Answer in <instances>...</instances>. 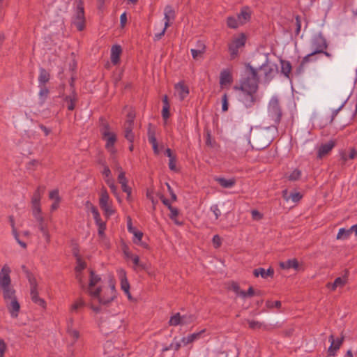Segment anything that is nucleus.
Masks as SVG:
<instances>
[{"label":"nucleus","mask_w":357,"mask_h":357,"mask_svg":"<svg viewBox=\"0 0 357 357\" xmlns=\"http://www.w3.org/2000/svg\"><path fill=\"white\" fill-rule=\"evenodd\" d=\"M39 229H40V232L42 233L43 238L47 241V243H50V234L49 233L47 227L45 224H43V221L40 222Z\"/></svg>","instance_id":"obj_41"},{"label":"nucleus","mask_w":357,"mask_h":357,"mask_svg":"<svg viewBox=\"0 0 357 357\" xmlns=\"http://www.w3.org/2000/svg\"><path fill=\"white\" fill-rule=\"evenodd\" d=\"M10 268L5 264L0 271V291L6 306L12 318H17L20 311V304L16 296V291L11 284Z\"/></svg>","instance_id":"obj_2"},{"label":"nucleus","mask_w":357,"mask_h":357,"mask_svg":"<svg viewBox=\"0 0 357 357\" xmlns=\"http://www.w3.org/2000/svg\"><path fill=\"white\" fill-rule=\"evenodd\" d=\"M249 327L252 329H259L262 326V324L258 321L255 320H249L248 321Z\"/></svg>","instance_id":"obj_55"},{"label":"nucleus","mask_w":357,"mask_h":357,"mask_svg":"<svg viewBox=\"0 0 357 357\" xmlns=\"http://www.w3.org/2000/svg\"><path fill=\"white\" fill-rule=\"evenodd\" d=\"M302 172L298 168H295L286 173L285 178L289 181H296L301 178Z\"/></svg>","instance_id":"obj_29"},{"label":"nucleus","mask_w":357,"mask_h":357,"mask_svg":"<svg viewBox=\"0 0 357 357\" xmlns=\"http://www.w3.org/2000/svg\"><path fill=\"white\" fill-rule=\"evenodd\" d=\"M252 218L255 220H260L263 218V215L257 210L251 211Z\"/></svg>","instance_id":"obj_58"},{"label":"nucleus","mask_w":357,"mask_h":357,"mask_svg":"<svg viewBox=\"0 0 357 357\" xmlns=\"http://www.w3.org/2000/svg\"><path fill=\"white\" fill-rule=\"evenodd\" d=\"M85 208L87 213H91L92 214L94 220L100 217L97 208L90 202L88 201L86 202Z\"/></svg>","instance_id":"obj_35"},{"label":"nucleus","mask_w":357,"mask_h":357,"mask_svg":"<svg viewBox=\"0 0 357 357\" xmlns=\"http://www.w3.org/2000/svg\"><path fill=\"white\" fill-rule=\"evenodd\" d=\"M75 8L72 17V23L77 30L82 31L85 28V16L84 3L82 0L75 1Z\"/></svg>","instance_id":"obj_6"},{"label":"nucleus","mask_w":357,"mask_h":357,"mask_svg":"<svg viewBox=\"0 0 357 357\" xmlns=\"http://www.w3.org/2000/svg\"><path fill=\"white\" fill-rule=\"evenodd\" d=\"M49 197L54 202H60L61 198L59 196V190L57 189L53 190L50 192Z\"/></svg>","instance_id":"obj_52"},{"label":"nucleus","mask_w":357,"mask_h":357,"mask_svg":"<svg viewBox=\"0 0 357 357\" xmlns=\"http://www.w3.org/2000/svg\"><path fill=\"white\" fill-rule=\"evenodd\" d=\"M238 22L241 25L248 22L251 17V10L248 7H244L237 15Z\"/></svg>","instance_id":"obj_23"},{"label":"nucleus","mask_w":357,"mask_h":357,"mask_svg":"<svg viewBox=\"0 0 357 357\" xmlns=\"http://www.w3.org/2000/svg\"><path fill=\"white\" fill-rule=\"evenodd\" d=\"M50 75L45 69H40V74L38 76V84L39 86H45L47 82L50 80Z\"/></svg>","instance_id":"obj_32"},{"label":"nucleus","mask_w":357,"mask_h":357,"mask_svg":"<svg viewBox=\"0 0 357 357\" xmlns=\"http://www.w3.org/2000/svg\"><path fill=\"white\" fill-rule=\"evenodd\" d=\"M104 353L107 357H121L122 355L121 351L114 348L113 344L110 342L105 343L104 346Z\"/></svg>","instance_id":"obj_18"},{"label":"nucleus","mask_w":357,"mask_h":357,"mask_svg":"<svg viewBox=\"0 0 357 357\" xmlns=\"http://www.w3.org/2000/svg\"><path fill=\"white\" fill-rule=\"evenodd\" d=\"M280 267L286 270L290 268L296 270L298 268V262L296 259H288L286 261L280 262Z\"/></svg>","instance_id":"obj_30"},{"label":"nucleus","mask_w":357,"mask_h":357,"mask_svg":"<svg viewBox=\"0 0 357 357\" xmlns=\"http://www.w3.org/2000/svg\"><path fill=\"white\" fill-rule=\"evenodd\" d=\"M356 155H357L356 151L354 149H351L350 150V152H349L348 156L344 155L342 157V158L344 160H347L348 159L352 160L356 158Z\"/></svg>","instance_id":"obj_60"},{"label":"nucleus","mask_w":357,"mask_h":357,"mask_svg":"<svg viewBox=\"0 0 357 357\" xmlns=\"http://www.w3.org/2000/svg\"><path fill=\"white\" fill-rule=\"evenodd\" d=\"M205 52L206 45L205 43L202 40H198L195 44V48H192L190 50L192 56L194 59H199L202 58Z\"/></svg>","instance_id":"obj_16"},{"label":"nucleus","mask_w":357,"mask_h":357,"mask_svg":"<svg viewBox=\"0 0 357 357\" xmlns=\"http://www.w3.org/2000/svg\"><path fill=\"white\" fill-rule=\"evenodd\" d=\"M334 146L335 142L333 140H331L327 143L321 144L318 151L319 157L322 158L324 155L328 153Z\"/></svg>","instance_id":"obj_25"},{"label":"nucleus","mask_w":357,"mask_h":357,"mask_svg":"<svg viewBox=\"0 0 357 357\" xmlns=\"http://www.w3.org/2000/svg\"><path fill=\"white\" fill-rule=\"evenodd\" d=\"M258 79L250 74L245 68V74L239 80V84L234 86L238 93V99L246 108L252 107L258 100Z\"/></svg>","instance_id":"obj_3"},{"label":"nucleus","mask_w":357,"mask_h":357,"mask_svg":"<svg viewBox=\"0 0 357 357\" xmlns=\"http://www.w3.org/2000/svg\"><path fill=\"white\" fill-rule=\"evenodd\" d=\"M101 134L103 139L105 141V148L112 154L115 155L116 149L114 144L116 141V135L114 132L110 131L109 126L104 124L101 129Z\"/></svg>","instance_id":"obj_8"},{"label":"nucleus","mask_w":357,"mask_h":357,"mask_svg":"<svg viewBox=\"0 0 357 357\" xmlns=\"http://www.w3.org/2000/svg\"><path fill=\"white\" fill-rule=\"evenodd\" d=\"M351 235V230L340 228L337 234V239H346Z\"/></svg>","instance_id":"obj_46"},{"label":"nucleus","mask_w":357,"mask_h":357,"mask_svg":"<svg viewBox=\"0 0 357 357\" xmlns=\"http://www.w3.org/2000/svg\"><path fill=\"white\" fill-rule=\"evenodd\" d=\"M212 241H213V246L215 248H219L221 245L222 239H221V238L218 235H215L213 237Z\"/></svg>","instance_id":"obj_57"},{"label":"nucleus","mask_w":357,"mask_h":357,"mask_svg":"<svg viewBox=\"0 0 357 357\" xmlns=\"http://www.w3.org/2000/svg\"><path fill=\"white\" fill-rule=\"evenodd\" d=\"M247 70H250V74L255 77L258 82L264 84H268L277 74V66L271 63L267 56H264V61L259 68L252 66L250 63L245 65Z\"/></svg>","instance_id":"obj_4"},{"label":"nucleus","mask_w":357,"mask_h":357,"mask_svg":"<svg viewBox=\"0 0 357 357\" xmlns=\"http://www.w3.org/2000/svg\"><path fill=\"white\" fill-rule=\"evenodd\" d=\"M169 326H181V314L179 312L175 313L170 317L168 322Z\"/></svg>","instance_id":"obj_39"},{"label":"nucleus","mask_w":357,"mask_h":357,"mask_svg":"<svg viewBox=\"0 0 357 357\" xmlns=\"http://www.w3.org/2000/svg\"><path fill=\"white\" fill-rule=\"evenodd\" d=\"M114 169L116 171L119 172L118 175V181L119 183H124L126 181H128L127 178L126 177V172L120 165V164L118 162H116L114 160Z\"/></svg>","instance_id":"obj_33"},{"label":"nucleus","mask_w":357,"mask_h":357,"mask_svg":"<svg viewBox=\"0 0 357 357\" xmlns=\"http://www.w3.org/2000/svg\"><path fill=\"white\" fill-rule=\"evenodd\" d=\"M125 128V137L128 141L130 143H132L135 139L134 133L132 132V126H131V123L129 122L128 125H124Z\"/></svg>","instance_id":"obj_38"},{"label":"nucleus","mask_w":357,"mask_h":357,"mask_svg":"<svg viewBox=\"0 0 357 357\" xmlns=\"http://www.w3.org/2000/svg\"><path fill=\"white\" fill-rule=\"evenodd\" d=\"M211 210L213 211L215 219H218L219 217L221 215V211L219 209L218 205H213L211 207Z\"/></svg>","instance_id":"obj_61"},{"label":"nucleus","mask_w":357,"mask_h":357,"mask_svg":"<svg viewBox=\"0 0 357 357\" xmlns=\"http://www.w3.org/2000/svg\"><path fill=\"white\" fill-rule=\"evenodd\" d=\"M73 319H69L67 322V333L68 335L73 339V342H76L79 337L78 331L73 328Z\"/></svg>","instance_id":"obj_26"},{"label":"nucleus","mask_w":357,"mask_h":357,"mask_svg":"<svg viewBox=\"0 0 357 357\" xmlns=\"http://www.w3.org/2000/svg\"><path fill=\"white\" fill-rule=\"evenodd\" d=\"M254 294V289L251 287L248 289V291H241L240 292V295L243 298H245L247 296H252Z\"/></svg>","instance_id":"obj_62"},{"label":"nucleus","mask_w":357,"mask_h":357,"mask_svg":"<svg viewBox=\"0 0 357 357\" xmlns=\"http://www.w3.org/2000/svg\"><path fill=\"white\" fill-rule=\"evenodd\" d=\"M348 282V277L345 274L342 277L337 278L335 281L333 282V287L335 286L336 287V289H342L347 283Z\"/></svg>","instance_id":"obj_37"},{"label":"nucleus","mask_w":357,"mask_h":357,"mask_svg":"<svg viewBox=\"0 0 357 357\" xmlns=\"http://www.w3.org/2000/svg\"><path fill=\"white\" fill-rule=\"evenodd\" d=\"M268 116L276 123L278 124L282 117V111L279 104V100L277 96H273L268 106Z\"/></svg>","instance_id":"obj_10"},{"label":"nucleus","mask_w":357,"mask_h":357,"mask_svg":"<svg viewBox=\"0 0 357 357\" xmlns=\"http://www.w3.org/2000/svg\"><path fill=\"white\" fill-rule=\"evenodd\" d=\"M99 204L106 216L110 217L114 214L115 210L114 209L112 202L110 200L109 196L105 189H102L100 192Z\"/></svg>","instance_id":"obj_12"},{"label":"nucleus","mask_w":357,"mask_h":357,"mask_svg":"<svg viewBox=\"0 0 357 357\" xmlns=\"http://www.w3.org/2000/svg\"><path fill=\"white\" fill-rule=\"evenodd\" d=\"M204 332L205 329H203L199 332L190 334L185 337H183L181 338V342L183 343V345L186 346L199 340Z\"/></svg>","instance_id":"obj_20"},{"label":"nucleus","mask_w":357,"mask_h":357,"mask_svg":"<svg viewBox=\"0 0 357 357\" xmlns=\"http://www.w3.org/2000/svg\"><path fill=\"white\" fill-rule=\"evenodd\" d=\"M39 87L40 88L39 91V97L40 100L43 102L46 99L49 93V90L45 86H41Z\"/></svg>","instance_id":"obj_51"},{"label":"nucleus","mask_w":357,"mask_h":357,"mask_svg":"<svg viewBox=\"0 0 357 357\" xmlns=\"http://www.w3.org/2000/svg\"><path fill=\"white\" fill-rule=\"evenodd\" d=\"M121 52L122 50L120 45H115L112 47L110 58L113 64L116 65L119 63Z\"/></svg>","instance_id":"obj_24"},{"label":"nucleus","mask_w":357,"mask_h":357,"mask_svg":"<svg viewBox=\"0 0 357 357\" xmlns=\"http://www.w3.org/2000/svg\"><path fill=\"white\" fill-rule=\"evenodd\" d=\"M28 280L29 282L30 296L32 301L43 308H45L46 303L45 300L40 298L38 296V287L36 278L33 276L29 275Z\"/></svg>","instance_id":"obj_11"},{"label":"nucleus","mask_w":357,"mask_h":357,"mask_svg":"<svg viewBox=\"0 0 357 357\" xmlns=\"http://www.w3.org/2000/svg\"><path fill=\"white\" fill-rule=\"evenodd\" d=\"M254 275L255 277L261 276L262 278H267L268 277H273L274 271L272 268L265 270L263 268H259L254 270Z\"/></svg>","instance_id":"obj_27"},{"label":"nucleus","mask_w":357,"mask_h":357,"mask_svg":"<svg viewBox=\"0 0 357 357\" xmlns=\"http://www.w3.org/2000/svg\"><path fill=\"white\" fill-rule=\"evenodd\" d=\"M106 183L109 185V187L110 188L112 192L114 194V195L116 197H118L117 187L114 184V180L113 179L106 180Z\"/></svg>","instance_id":"obj_54"},{"label":"nucleus","mask_w":357,"mask_h":357,"mask_svg":"<svg viewBox=\"0 0 357 357\" xmlns=\"http://www.w3.org/2000/svg\"><path fill=\"white\" fill-rule=\"evenodd\" d=\"M85 263L78 259L75 268L76 278L82 287L91 296L90 308L98 313L101 311V307L96 305L95 303L98 302L100 305H109L116 296L115 286L112 282L109 285H104L100 276L92 271L89 272L88 278H84L82 271L85 268Z\"/></svg>","instance_id":"obj_1"},{"label":"nucleus","mask_w":357,"mask_h":357,"mask_svg":"<svg viewBox=\"0 0 357 357\" xmlns=\"http://www.w3.org/2000/svg\"><path fill=\"white\" fill-rule=\"evenodd\" d=\"M99 327L105 334H109L114 331L123 333L126 328V324L123 319L120 316H111L102 321Z\"/></svg>","instance_id":"obj_5"},{"label":"nucleus","mask_w":357,"mask_h":357,"mask_svg":"<svg viewBox=\"0 0 357 357\" xmlns=\"http://www.w3.org/2000/svg\"><path fill=\"white\" fill-rule=\"evenodd\" d=\"M32 213L37 221H43V218L41 215L40 205H32Z\"/></svg>","instance_id":"obj_42"},{"label":"nucleus","mask_w":357,"mask_h":357,"mask_svg":"<svg viewBox=\"0 0 357 357\" xmlns=\"http://www.w3.org/2000/svg\"><path fill=\"white\" fill-rule=\"evenodd\" d=\"M329 342H331V345L328 348V352L330 356H335L336 354L337 351L341 347L343 342V337H337L336 339L334 338L333 335L329 336Z\"/></svg>","instance_id":"obj_15"},{"label":"nucleus","mask_w":357,"mask_h":357,"mask_svg":"<svg viewBox=\"0 0 357 357\" xmlns=\"http://www.w3.org/2000/svg\"><path fill=\"white\" fill-rule=\"evenodd\" d=\"M309 47L312 54H321L328 48V43L326 38L321 33H316L311 38Z\"/></svg>","instance_id":"obj_7"},{"label":"nucleus","mask_w":357,"mask_h":357,"mask_svg":"<svg viewBox=\"0 0 357 357\" xmlns=\"http://www.w3.org/2000/svg\"><path fill=\"white\" fill-rule=\"evenodd\" d=\"M94 220L98 227V238H102V240H105V236H106L105 234V231L106 229L105 222L101 220L100 217L98 218L97 219H95Z\"/></svg>","instance_id":"obj_28"},{"label":"nucleus","mask_w":357,"mask_h":357,"mask_svg":"<svg viewBox=\"0 0 357 357\" xmlns=\"http://www.w3.org/2000/svg\"><path fill=\"white\" fill-rule=\"evenodd\" d=\"M233 82V77L231 70L224 69L220 75V84L222 87L230 85Z\"/></svg>","instance_id":"obj_17"},{"label":"nucleus","mask_w":357,"mask_h":357,"mask_svg":"<svg viewBox=\"0 0 357 357\" xmlns=\"http://www.w3.org/2000/svg\"><path fill=\"white\" fill-rule=\"evenodd\" d=\"M66 100L68 102V109L71 111L75 109V102L76 100L75 94L73 93L72 96L66 97Z\"/></svg>","instance_id":"obj_49"},{"label":"nucleus","mask_w":357,"mask_h":357,"mask_svg":"<svg viewBox=\"0 0 357 357\" xmlns=\"http://www.w3.org/2000/svg\"><path fill=\"white\" fill-rule=\"evenodd\" d=\"M40 198H41V192H40V190L38 188L33 195V197L31 199L32 205H40Z\"/></svg>","instance_id":"obj_48"},{"label":"nucleus","mask_w":357,"mask_h":357,"mask_svg":"<svg viewBox=\"0 0 357 357\" xmlns=\"http://www.w3.org/2000/svg\"><path fill=\"white\" fill-rule=\"evenodd\" d=\"M102 174L105 177V181L109 179H113L111 176V171L107 166H105L102 171Z\"/></svg>","instance_id":"obj_63"},{"label":"nucleus","mask_w":357,"mask_h":357,"mask_svg":"<svg viewBox=\"0 0 357 357\" xmlns=\"http://www.w3.org/2000/svg\"><path fill=\"white\" fill-rule=\"evenodd\" d=\"M9 220H10L11 227H12V234H13L15 239L16 240V241L19 243V245L22 248H26V244L24 242L20 240L19 234L17 233V229L15 227V222H14L13 218L10 217Z\"/></svg>","instance_id":"obj_34"},{"label":"nucleus","mask_w":357,"mask_h":357,"mask_svg":"<svg viewBox=\"0 0 357 357\" xmlns=\"http://www.w3.org/2000/svg\"><path fill=\"white\" fill-rule=\"evenodd\" d=\"M195 321V317L192 314H185L181 315V326H187Z\"/></svg>","instance_id":"obj_45"},{"label":"nucleus","mask_w":357,"mask_h":357,"mask_svg":"<svg viewBox=\"0 0 357 357\" xmlns=\"http://www.w3.org/2000/svg\"><path fill=\"white\" fill-rule=\"evenodd\" d=\"M176 93L181 100H184L189 94L188 87L183 82H179L175 86Z\"/></svg>","instance_id":"obj_21"},{"label":"nucleus","mask_w":357,"mask_h":357,"mask_svg":"<svg viewBox=\"0 0 357 357\" xmlns=\"http://www.w3.org/2000/svg\"><path fill=\"white\" fill-rule=\"evenodd\" d=\"M162 116L165 120H167L169 117V107L163 106Z\"/></svg>","instance_id":"obj_64"},{"label":"nucleus","mask_w":357,"mask_h":357,"mask_svg":"<svg viewBox=\"0 0 357 357\" xmlns=\"http://www.w3.org/2000/svg\"><path fill=\"white\" fill-rule=\"evenodd\" d=\"M130 234L133 235L132 242L144 248L148 249L149 245L142 241L143 233L137 229H134V231H131Z\"/></svg>","instance_id":"obj_19"},{"label":"nucleus","mask_w":357,"mask_h":357,"mask_svg":"<svg viewBox=\"0 0 357 357\" xmlns=\"http://www.w3.org/2000/svg\"><path fill=\"white\" fill-rule=\"evenodd\" d=\"M215 181L222 188H231L236 183V180L234 178H231L227 179V178H222V177H217V178H215Z\"/></svg>","instance_id":"obj_31"},{"label":"nucleus","mask_w":357,"mask_h":357,"mask_svg":"<svg viewBox=\"0 0 357 357\" xmlns=\"http://www.w3.org/2000/svg\"><path fill=\"white\" fill-rule=\"evenodd\" d=\"M222 110L223 112L228 110V98L226 93H225L222 97Z\"/></svg>","instance_id":"obj_56"},{"label":"nucleus","mask_w":357,"mask_h":357,"mask_svg":"<svg viewBox=\"0 0 357 357\" xmlns=\"http://www.w3.org/2000/svg\"><path fill=\"white\" fill-rule=\"evenodd\" d=\"M227 26L232 29H236L241 26L238 17L230 16L228 17L227 20Z\"/></svg>","instance_id":"obj_43"},{"label":"nucleus","mask_w":357,"mask_h":357,"mask_svg":"<svg viewBox=\"0 0 357 357\" xmlns=\"http://www.w3.org/2000/svg\"><path fill=\"white\" fill-rule=\"evenodd\" d=\"M118 277L121 281V288L128 296L129 300L132 299V296L130 293V284L128 281L126 272L124 269L120 268L117 271Z\"/></svg>","instance_id":"obj_14"},{"label":"nucleus","mask_w":357,"mask_h":357,"mask_svg":"<svg viewBox=\"0 0 357 357\" xmlns=\"http://www.w3.org/2000/svg\"><path fill=\"white\" fill-rule=\"evenodd\" d=\"M169 209L170 211V215L169 217L172 220L175 219L177 218L178 215V211L177 208L172 207V206H169Z\"/></svg>","instance_id":"obj_59"},{"label":"nucleus","mask_w":357,"mask_h":357,"mask_svg":"<svg viewBox=\"0 0 357 357\" xmlns=\"http://www.w3.org/2000/svg\"><path fill=\"white\" fill-rule=\"evenodd\" d=\"M245 42L246 36L244 33L234 36L229 44V52L231 59L238 56L239 50L245 46Z\"/></svg>","instance_id":"obj_9"},{"label":"nucleus","mask_w":357,"mask_h":357,"mask_svg":"<svg viewBox=\"0 0 357 357\" xmlns=\"http://www.w3.org/2000/svg\"><path fill=\"white\" fill-rule=\"evenodd\" d=\"M291 70V66L289 62L284 61L282 63V72L286 77H289Z\"/></svg>","instance_id":"obj_50"},{"label":"nucleus","mask_w":357,"mask_h":357,"mask_svg":"<svg viewBox=\"0 0 357 357\" xmlns=\"http://www.w3.org/2000/svg\"><path fill=\"white\" fill-rule=\"evenodd\" d=\"M128 181H126L124 183H120L121 186L122 190L126 193L127 195V200L128 202L131 201V193H132V189L128 185Z\"/></svg>","instance_id":"obj_47"},{"label":"nucleus","mask_w":357,"mask_h":357,"mask_svg":"<svg viewBox=\"0 0 357 357\" xmlns=\"http://www.w3.org/2000/svg\"><path fill=\"white\" fill-rule=\"evenodd\" d=\"M85 306V302L82 298H78L76 300L74 303L72 304L70 307L71 312H76L79 309L84 307Z\"/></svg>","instance_id":"obj_44"},{"label":"nucleus","mask_w":357,"mask_h":357,"mask_svg":"<svg viewBox=\"0 0 357 357\" xmlns=\"http://www.w3.org/2000/svg\"><path fill=\"white\" fill-rule=\"evenodd\" d=\"M319 54H312V52L305 55L301 61V65L305 66V64L311 62H315L318 60V56Z\"/></svg>","instance_id":"obj_40"},{"label":"nucleus","mask_w":357,"mask_h":357,"mask_svg":"<svg viewBox=\"0 0 357 357\" xmlns=\"http://www.w3.org/2000/svg\"><path fill=\"white\" fill-rule=\"evenodd\" d=\"M164 15H165L164 16V21H165L164 27H163L162 30L161 31V32L155 34V40H159L162 38V36H164L167 27L169 26V24L171 23V22L174 20L175 13H174V9L169 6H166L165 8V10H164Z\"/></svg>","instance_id":"obj_13"},{"label":"nucleus","mask_w":357,"mask_h":357,"mask_svg":"<svg viewBox=\"0 0 357 357\" xmlns=\"http://www.w3.org/2000/svg\"><path fill=\"white\" fill-rule=\"evenodd\" d=\"M282 195L287 202L291 200L294 203L298 202L303 197V195L298 192H294L289 195L287 189L282 190Z\"/></svg>","instance_id":"obj_22"},{"label":"nucleus","mask_w":357,"mask_h":357,"mask_svg":"<svg viewBox=\"0 0 357 357\" xmlns=\"http://www.w3.org/2000/svg\"><path fill=\"white\" fill-rule=\"evenodd\" d=\"M130 259L132 261L135 265V271L146 270L148 268V266L146 264L139 261V257L137 255H135Z\"/></svg>","instance_id":"obj_36"},{"label":"nucleus","mask_w":357,"mask_h":357,"mask_svg":"<svg viewBox=\"0 0 357 357\" xmlns=\"http://www.w3.org/2000/svg\"><path fill=\"white\" fill-rule=\"evenodd\" d=\"M181 347H184L181 342V340H178L176 337L174 338L172 342L170 344V347L175 351H178Z\"/></svg>","instance_id":"obj_53"}]
</instances>
